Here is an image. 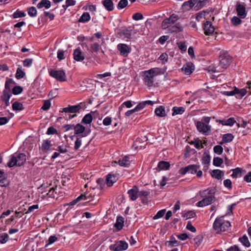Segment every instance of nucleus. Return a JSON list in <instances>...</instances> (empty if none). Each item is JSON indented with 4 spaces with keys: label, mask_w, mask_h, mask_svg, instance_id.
I'll use <instances>...</instances> for the list:
<instances>
[{
    "label": "nucleus",
    "mask_w": 251,
    "mask_h": 251,
    "mask_svg": "<svg viewBox=\"0 0 251 251\" xmlns=\"http://www.w3.org/2000/svg\"><path fill=\"white\" fill-rule=\"evenodd\" d=\"M164 71L159 68H153L143 72V80L147 86L151 87L153 85L154 77L158 75L163 74Z\"/></svg>",
    "instance_id": "obj_1"
},
{
    "label": "nucleus",
    "mask_w": 251,
    "mask_h": 251,
    "mask_svg": "<svg viewBox=\"0 0 251 251\" xmlns=\"http://www.w3.org/2000/svg\"><path fill=\"white\" fill-rule=\"evenodd\" d=\"M230 226L229 221H225L223 219V217H220L215 219L213 225V228L216 233L220 234L227 230Z\"/></svg>",
    "instance_id": "obj_2"
},
{
    "label": "nucleus",
    "mask_w": 251,
    "mask_h": 251,
    "mask_svg": "<svg viewBox=\"0 0 251 251\" xmlns=\"http://www.w3.org/2000/svg\"><path fill=\"white\" fill-rule=\"evenodd\" d=\"M229 60L227 57H221L218 66H209L207 68V70L209 72L216 73L221 72L226 69L229 65Z\"/></svg>",
    "instance_id": "obj_3"
},
{
    "label": "nucleus",
    "mask_w": 251,
    "mask_h": 251,
    "mask_svg": "<svg viewBox=\"0 0 251 251\" xmlns=\"http://www.w3.org/2000/svg\"><path fill=\"white\" fill-rule=\"evenodd\" d=\"M50 75L58 81L63 82L67 80L65 72L62 70H51L49 72Z\"/></svg>",
    "instance_id": "obj_4"
},
{
    "label": "nucleus",
    "mask_w": 251,
    "mask_h": 251,
    "mask_svg": "<svg viewBox=\"0 0 251 251\" xmlns=\"http://www.w3.org/2000/svg\"><path fill=\"white\" fill-rule=\"evenodd\" d=\"M247 86L246 88L239 89L235 87L236 97L238 99H241L248 92L251 94V81L247 83Z\"/></svg>",
    "instance_id": "obj_5"
},
{
    "label": "nucleus",
    "mask_w": 251,
    "mask_h": 251,
    "mask_svg": "<svg viewBox=\"0 0 251 251\" xmlns=\"http://www.w3.org/2000/svg\"><path fill=\"white\" fill-rule=\"evenodd\" d=\"M128 244L124 241H118L114 244L111 245L109 248L113 251H123L126 250L128 248Z\"/></svg>",
    "instance_id": "obj_6"
},
{
    "label": "nucleus",
    "mask_w": 251,
    "mask_h": 251,
    "mask_svg": "<svg viewBox=\"0 0 251 251\" xmlns=\"http://www.w3.org/2000/svg\"><path fill=\"white\" fill-rule=\"evenodd\" d=\"M137 33L136 31L134 30V27H128L121 30L119 33L120 36L124 39H130L132 34Z\"/></svg>",
    "instance_id": "obj_7"
},
{
    "label": "nucleus",
    "mask_w": 251,
    "mask_h": 251,
    "mask_svg": "<svg viewBox=\"0 0 251 251\" xmlns=\"http://www.w3.org/2000/svg\"><path fill=\"white\" fill-rule=\"evenodd\" d=\"M198 130L205 135H207L211 130V126L205 124L203 122L198 121L196 123Z\"/></svg>",
    "instance_id": "obj_8"
},
{
    "label": "nucleus",
    "mask_w": 251,
    "mask_h": 251,
    "mask_svg": "<svg viewBox=\"0 0 251 251\" xmlns=\"http://www.w3.org/2000/svg\"><path fill=\"white\" fill-rule=\"evenodd\" d=\"M178 19V17L175 14H173L169 18L165 19L162 22V27L164 29L168 28L170 25L174 24Z\"/></svg>",
    "instance_id": "obj_9"
},
{
    "label": "nucleus",
    "mask_w": 251,
    "mask_h": 251,
    "mask_svg": "<svg viewBox=\"0 0 251 251\" xmlns=\"http://www.w3.org/2000/svg\"><path fill=\"white\" fill-rule=\"evenodd\" d=\"M198 166L196 165H190L186 167L182 168L179 170V173L181 175H185L186 173L195 174L197 173Z\"/></svg>",
    "instance_id": "obj_10"
},
{
    "label": "nucleus",
    "mask_w": 251,
    "mask_h": 251,
    "mask_svg": "<svg viewBox=\"0 0 251 251\" xmlns=\"http://www.w3.org/2000/svg\"><path fill=\"white\" fill-rule=\"evenodd\" d=\"M215 201V197L214 195H210L206 198H202V199L198 201L196 203V206L200 207H203L211 204Z\"/></svg>",
    "instance_id": "obj_11"
},
{
    "label": "nucleus",
    "mask_w": 251,
    "mask_h": 251,
    "mask_svg": "<svg viewBox=\"0 0 251 251\" xmlns=\"http://www.w3.org/2000/svg\"><path fill=\"white\" fill-rule=\"evenodd\" d=\"M117 48L120 55L124 57L127 56L131 51V48L126 44H119Z\"/></svg>",
    "instance_id": "obj_12"
},
{
    "label": "nucleus",
    "mask_w": 251,
    "mask_h": 251,
    "mask_svg": "<svg viewBox=\"0 0 251 251\" xmlns=\"http://www.w3.org/2000/svg\"><path fill=\"white\" fill-rule=\"evenodd\" d=\"M237 15L241 19H244L247 15L245 5L244 3L237 2L236 4Z\"/></svg>",
    "instance_id": "obj_13"
},
{
    "label": "nucleus",
    "mask_w": 251,
    "mask_h": 251,
    "mask_svg": "<svg viewBox=\"0 0 251 251\" xmlns=\"http://www.w3.org/2000/svg\"><path fill=\"white\" fill-rule=\"evenodd\" d=\"M127 194L130 200L135 201L139 196V191L138 187L134 186L128 191Z\"/></svg>",
    "instance_id": "obj_14"
},
{
    "label": "nucleus",
    "mask_w": 251,
    "mask_h": 251,
    "mask_svg": "<svg viewBox=\"0 0 251 251\" xmlns=\"http://www.w3.org/2000/svg\"><path fill=\"white\" fill-rule=\"evenodd\" d=\"M81 107L80 105L77 104L75 105L69 106L67 107H65L62 109V112L67 113H75L79 112Z\"/></svg>",
    "instance_id": "obj_15"
},
{
    "label": "nucleus",
    "mask_w": 251,
    "mask_h": 251,
    "mask_svg": "<svg viewBox=\"0 0 251 251\" xmlns=\"http://www.w3.org/2000/svg\"><path fill=\"white\" fill-rule=\"evenodd\" d=\"M132 157V156H125L118 160V163L121 166L127 167L130 165Z\"/></svg>",
    "instance_id": "obj_16"
},
{
    "label": "nucleus",
    "mask_w": 251,
    "mask_h": 251,
    "mask_svg": "<svg viewBox=\"0 0 251 251\" xmlns=\"http://www.w3.org/2000/svg\"><path fill=\"white\" fill-rule=\"evenodd\" d=\"M38 189L41 190L42 189H46L47 191H45V192H47V194L50 197H54V192L55 190V188L53 186L50 187L48 186L46 184H42L40 187H38Z\"/></svg>",
    "instance_id": "obj_17"
},
{
    "label": "nucleus",
    "mask_w": 251,
    "mask_h": 251,
    "mask_svg": "<svg viewBox=\"0 0 251 251\" xmlns=\"http://www.w3.org/2000/svg\"><path fill=\"white\" fill-rule=\"evenodd\" d=\"M203 27L204 30V33L206 35H209L213 33L215 30L214 26L212 25V24L209 21H206L203 24Z\"/></svg>",
    "instance_id": "obj_18"
},
{
    "label": "nucleus",
    "mask_w": 251,
    "mask_h": 251,
    "mask_svg": "<svg viewBox=\"0 0 251 251\" xmlns=\"http://www.w3.org/2000/svg\"><path fill=\"white\" fill-rule=\"evenodd\" d=\"M181 70L184 74L189 75L194 70V66L192 63H188L183 66Z\"/></svg>",
    "instance_id": "obj_19"
},
{
    "label": "nucleus",
    "mask_w": 251,
    "mask_h": 251,
    "mask_svg": "<svg viewBox=\"0 0 251 251\" xmlns=\"http://www.w3.org/2000/svg\"><path fill=\"white\" fill-rule=\"evenodd\" d=\"M196 0H189L184 2L181 6V8L184 11H189L196 4Z\"/></svg>",
    "instance_id": "obj_20"
},
{
    "label": "nucleus",
    "mask_w": 251,
    "mask_h": 251,
    "mask_svg": "<svg viewBox=\"0 0 251 251\" xmlns=\"http://www.w3.org/2000/svg\"><path fill=\"white\" fill-rule=\"evenodd\" d=\"M73 55L74 59L77 61H82L84 59V56L79 49H76L74 50Z\"/></svg>",
    "instance_id": "obj_21"
},
{
    "label": "nucleus",
    "mask_w": 251,
    "mask_h": 251,
    "mask_svg": "<svg viewBox=\"0 0 251 251\" xmlns=\"http://www.w3.org/2000/svg\"><path fill=\"white\" fill-rule=\"evenodd\" d=\"M214 192L212 189L208 188L206 190L200 191L199 193V196L201 198H205L210 195H214Z\"/></svg>",
    "instance_id": "obj_22"
},
{
    "label": "nucleus",
    "mask_w": 251,
    "mask_h": 251,
    "mask_svg": "<svg viewBox=\"0 0 251 251\" xmlns=\"http://www.w3.org/2000/svg\"><path fill=\"white\" fill-rule=\"evenodd\" d=\"M116 176L111 174L107 175L106 178V183L108 186H111L116 181Z\"/></svg>",
    "instance_id": "obj_23"
},
{
    "label": "nucleus",
    "mask_w": 251,
    "mask_h": 251,
    "mask_svg": "<svg viewBox=\"0 0 251 251\" xmlns=\"http://www.w3.org/2000/svg\"><path fill=\"white\" fill-rule=\"evenodd\" d=\"M155 115L160 117H164L166 116L167 114L165 111V107L164 106L160 105L155 109Z\"/></svg>",
    "instance_id": "obj_24"
},
{
    "label": "nucleus",
    "mask_w": 251,
    "mask_h": 251,
    "mask_svg": "<svg viewBox=\"0 0 251 251\" xmlns=\"http://www.w3.org/2000/svg\"><path fill=\"white\" fill-rule=\"evenodd\" d=\"M124 223V219L123 217L118 216L117 218L116 223L114 224V226L116 227L118 231L122 229Z\"/></svg>",
    "instance_id": "obj_25"
},
{
    "label": "nucleus",
    "mask_w": 251,
    "mask_h": 251,
    "mask_svg": "<svg viewBox=\"0 0 251 251\" xmlns=\"http://www.w3.org/2000/svg\"><path fill=\"white\" fill-rule=\"evenodd\" d=\"M8 184L5 174L0 170V186L6 187Z\"/></svg>",
    "instance_id": "obj_26"
},
{
    "label": "nucleus",
    "mask_w": 251,
    "mask_h": 251,
    "mask_svg": "<svg viewBox=\"0 0 251 251\" xmlns=\"http://www.w3.org/2000/svg\"><path fill=\"white\" fill-rule=\"evenodd\" d=\"M15 155L16 158L17 166L23 165L26 160L25 155L24 153H19Z\"/></svg>",
    "instance_id": "obj_27"
},
{
    "label": "nucleus",
    "mask_w": 251,
    "mask_h": 251,
    "mask_svg": "<svg viewBox=\"0 0 251 251\" xmlns=\"http://www.w3.org/2000/svg\"><path fill=\"white\" fill-rule=\"evenodd\" d=\"M196 212L194 210H185L182 212V216L186 220L194 218L196 216Z\"/></svg>",
    "instance_id": "obj_28"
},
{
    "label": "nucleus",
    "mask_w": 251,
    "mask_h": 251,
    "mask_svg": "<svg viewBox=\"0 0 251 251\" xmlns=\"http://www.w3.org/2000/svg\"><path fill=\"white\" fill-rule=\"evenodd\" d=\"M11 96L10 93H8L7 90H3V95L1 97L2 101H4L5 106H7L9 105V99Z\"/></svg>",
    "instance_id": "obj_29"
},
{
    "label": "nucleus",
    "mask_w": 251,
    "mask_h": 251,
    "mask_svg": "<svg viewBox=\"0 0 251 251\" xmlns=\"http://www.w3.org/2000/svg\"><path fill=\"white\" fill-rule=\"evenodd\" d=\"M102 3L107 10L110 11L113 9L114 4L112 0H103Z\"/></svg>",
    "instance_id": "obj_30"
},
{
    "label": "nucleus",
    "mask_w": 251,
    "mask_h": 251,
    "mask_svg": "<svg viewBox=\"0 0 251 251\" xmlns=\"http://www.w3.org/2000/svg\"><path fill=\"white\" fill-rule=\"evenodd\" d=\"M211 176L215 178L220 179L224 176V173L220 170H214L212 172Z\"/></svg>",
    "instance_id": "obj_31"
},
{
    "label": "nucleus",
    "mask_w": 251,
    "mask_h": 251,
    "mask_svg": "<svg viewBox=\"0 0 251 251\" xmlns=\"http://www.w3.org/2000/svg\"><path fill=\"white\" fill-rule=\"evenodd\" d=\"M51 6L50 1L49 0H42L37 4L38 8H41L45 7L46 9L49 8Z\"/></svg>",
    "instance_id": "obj_32"
},
{
    "label": "nucleus",
    "mask_w": 251,
    "mask_h": 251,
    "mask_svg": "<svg viewBox=\"0 0 251 251\" xmlns=\"http://www.w3.org/2000/svg\"><path fill=\"white\" fill-rule=\"evenodd\" d=\"M166 245L169 247L177 246L179 245V242L173 236H172L170 237V240L166 242Z\"/></svg>",
    "instance_id": "obj_33"
},
{
    "label": "nucleus",
    "mask_w": 251,
    "mask_h": 251,
    "mask_svg": "<svg viewBox=\"0 0 251 251\" xmlns=\"http://www.w3.org/2000/svg\"><path fill=\"white\" fill-rule=\"evenodd\" d=\"M85 130V127L80 124H76L75 126V134L83 133Z\"/></svg>",
    "instance_id": "obj_34"
},
{
    "label": "nucleus",
    "mask_w": 251,
    "mask_h": 251,
    "mask_svg": "<svg viewBox=\"0 0 251 251\" xmlns=\"http://www.w3.org/2000/svg\"><path fill=\"white\" fill-rule=\"evenodd\" d=\"M234 137L232 134L227 133L224 134L222 138V141L220 142L221 144H222L223 143H228L231 142Z\"/></svg>",
    "instance_id": "obj_35"
},
{
    "label": "nucleus",
    "mask_w": 251,
    "mask_h": 251,
    "mask_svg": "<svg viewBox=\"0 0 251 251\" xmlns=\"http://www.w3.org/2000/svg\"><path fill=\"white\" fill-rule=\"evenodd\" d=\"M170 166V164L166 161H160L158 163L157 165V167L160 170H168Z\"/></svg>",
    "instance_id": "obj_36"
},
{
    "label": "nucleus",
    "mask_w": 251,
    "mask_h": 251,
    "mask_svg": "<svg viewBox=\"0 0 251 251\" xmlns=\"http://www.w3.org/2000/svg\"><path fill=\"white\" fill-rule=\"evenodd\" d=\"M51 146V141L49 140L43 141L42 145V150L44 151H47L50 150Z\"/></svg>",
    "instance_id": "obj_37"
},
{
    "label": "nucleus",
    "mask_w": 251,
    "mask_h": 251,
    "mask_svg": "<svg viewBox=\"0 0 251 251\" xmlns=\"http://www.w3.org/2000/svg\"><path fill=\"white\" fill-rule=\"evenodd\" d=\"M191 144H193L195 147L198 150L203 148V146L202 145L203 143L202 141L198 138L195 139L194 141L191 142Z\"/></svg>",
    "instance_id": "obj_38"
},
{
    "label": "nucleus",
    "mask_w": 251,
    "mask_h": 251,
    "mask_svg": "<svg viewBox=\"0 0 251 251\" xmlns=\"http://www.w3.org/2000/svg\"><path fill=\"white\" fill-rule=\"evenodd\" d=\"M15 83L14 81L11 78L7 79L5 84V89L4 90H7L8 93H10L11 85Z\"/></svg>",
    "instance_id": "obj_39"
},
{
    "label": "nucleus",
    "mask_w": 251,
    "mask_h": 251,
    "mask_svg": "<svg viewBox=\"0 0 251 251\" xmlns=\"http://www.w3.org/2000/svg\"><path fill=\"white\" fill-rule=\"evenodd\" d=\"M239 240L246 247H249L251 245L248 238L246 235H244L243 237L240 238Z\"/></svg>",
    "instance_id": "obj_40"
},
{
    "label": "nucleus",
    "mask_w": 251,
    "mask_h": 251,
    "mask_svg": "<svg viewBox=\"0 0 251 251\" xmlns=\"http://www.w3.org/2000/svg\"><path fill=\"white\" fill-rule=\"evenodd\" d=\"M93 120L92 116L90 113L87 114L82 120V122L85 124H90Z\"/></svg>",
    "instance_id": "obj_41"
},
{
    "label": "nucleus",
    "mask_w": 251,
    "mask_h": 251,
    "mask_svg": "<svg viewBox=\"0 0 251 251\" xmlns=\"http://www.w3.org/2000/svg\"><path fill=\"white\" fill-rule=\"evenodd\" d=\"M90 19V16L89 13L84 12L79 19V22L81 23H85L88 22Z\"/></svg>",
    "instance_id": "obj_42"
},
{
    "label": "nucleus",
    "mask_w": 251,
    "mask_h": 251,
    "mask_svg": "<svg viewBox=\"0 0 251 251\" xmlns=\"http://www.w3.org/2000/svg\"><path fill=\"white\" fill-rule=\"evenodd\" d=\"M173 110V115L182 114L185 111V108L183 107H174Z\"/></svg>",
    "instance_id": "obj_43"
},
{
    "label": "nucleus",
    "mask_w": 251,
    "mask_h": 251,
    "mask_svg": "<svg viewBox=\"0 0 251 251\" xmlns=\"http://www.w3.org/2000/svg\"><path fill=\"white\" fill-rule=\"evenodd\" d=\"M25 75V72L22 70L21 68H18L15 74V77L17 79H21L24 77Z\"/></svg>",
    "instance_id": "obj_44"
},
{
    "label": "nucleus",
    "mask_w": 251,
    "mask_h": 251,
    "mask_svg": "<svg viewBox=\"0 0 251 251\" xmlns=\"http://www.w3.org/2000/svg\"><path fill=\"white\" fill-rule=\"evenodd\" d=\"M233 171V173L231 175V176L233 177H238L241 176V172L242 170L240 168H236L232 170Z\"/></svg>",
    "instance_id": "obj_45"
},
{
    "label": "nucleus",
    "mask_w": 251,
    "mask_h": 251,
    "mask_svg": "<svg viewBox=\"0 0 251 251\" xmlns=\"http://www.w3.org/2000/svg\"><path fill=\"white\" fill-rule=\"evenodd\" d=\"M80 200H85V201H89L90 200L89 199V197L88 196H86V195L81 194L79 196H78L76 199L75 201H74L72 202V204H75L77 201H80Z\"/></svg>",
    "instance_id": "obj_46"
},
{
    "label": "nucleus",
    "mask_w": 251,
    "mask_h": 251,
    "mask_svg": "<svg viewBox=\"0 0 251 251\" xmlns=\"http://www.w3.org/2000/svg\"><path fill=\"white\" fill-rule=\"evenodd\" d=\"M12 109L13 110H21L23 109V104L17 101L14 102L12 104Z\"/></svg>",
    "instance_id": "obj_47"
},
{
    "label": "nucleus",
    "mask_w": 251,
    "mask_h": 251,
    "mask_svg": "<svg viewBox=\"0 0 251 251\" xmlns=\"http://www.w3.org/2000/svg\"><path fill=\"white\" fill-rule=\"evenodd\" d=\"M7 165L10 168L12 167L15 165H17L16 158L15 155H12L11 156V158L8 162Z\"/></svg>",
    "instance_id": "obj_48"
},
{
    "label": "nucleus",
    "mask_w": 251,
    "mask_h": 251,
    "mask_svg": "<svg viewBox=\"0 0 251 251\" xmlns=\"http://www.w3.org/2000/svg\"><path fill=\"white\" fill-rule=\"evenodd\" d=\"M223 163V159L219 157H214L213 159V163L215 166L219 167Z\"/></svg>",
    "instance_id": "obj_49"
},
{
    "label": "nucleus",
    "mask_w": 251,
    "mask_h": 251,
    "mask_svg": "<svg viewBox=\"0 0 251 251\" xmlns=\"http://www.w3.org/2000/svg\"><path fill=\"white\" fill-rule=\"evenodd\" d=\"M128 4L127 0H120L117 5V8L118 9H122L126 7Z\"/></svg>",
    "instance_id": "obj_50"
},
{
    "label": "nucleus",
    "mask_w": 251,
    "mask_h": 251,
    "mask_svg": "<svg viewBox=\"0 0 251 251\" xmlns=\"http://www.w3.org/2000/svg\"><path fill=\"white\" fill-rule=\"evenodd\" d=\"M213 151L215 153L220 155L223 152V148L220 145H216L214 147Z\"/></svg>",
    "instance_id": "obj_51"
},
{
    "label": "nucleus",
    "mask_w": 251,
    "mask_h": 251,
    "mask_svg": "<svg viewBox=\"0 0 251 251\" xmlns=\"http://www.w3.org/2000/svg\"><path fill=\"white\" fill-rule=\"evenodd\" d=\"M8 235L6 233L0 234V243L1 244L5 243L8 239Z\"/></svg>",
    "instance_id": "obj_52"
},
{
    "label": "nucleus",
    "mask_w": 251,
    "mask_h": 251,
    "mask_svg": "<svg viewBox=\"0 0 251 251\" xmlns=\"http://www.w3.org/2000/svg\"><path fill=\"white\" fill-rule=\"evenodd\" d=\"M231 23L234 25H240L242 21L238 17L234 16L231 19Z\"/></svg>",
    "instance_id": "obj_53"
},
{
    "label": "nucleus",
    "mask_w": 251,
    "mask_h": 251,
    "mask_svg": "<svg viewBox=\"0 0 251 251\" xmlns=\"http://www.w3.org/2000/svg\"><path fill=\"white\" fill-rule=\"evenodd\" d=\"M165 209H162L161 210H159L157 213L156 214V215L153 217V220H157L158 219L163 216V215L165 214Z\"/></svg>",
    "instance_id": "obj_54"
},
{
    "label": "nucleus",
    "mask_w": 251,
    "mask_h": 251,
    "mask_svg": "<svg viewBox=\"0 0 251 251\" xmlns=\"http://www.w3.org/2000/svg\"><path fill=\"white\" fill-rule=\"evenodd\" d=\"M23 89L22 87L18 86H15L12 89V93L14 95H18L21 93Z\"/></svg>",
    "instance_id": "obj_55"
},
{
    "label": "nucleus",
    "mask_w": 251,
    "mask_h": 251,
    "mask_svg": "<svg viewBox=\"0 0 251 251\" xmlns=\"http://www.w3.org/2000/svg\"><path fill=\"white\" fill-rule=\"evenodd\" d=\"M90 47L92 51L94 52H98L100 49V45L97 43L92 44Z\"/></svg>",
    "instance_id": "obj_56"
},
{
    "label": "nucleus",
    "mask_w": 251,
    "mask_h": 251,
    "mask_svg": "<svg viewBox=\"0 0 251 251\" xmlns=\"http://www.w3.org/2000/svg\"><path fill=\"white\" fill-rule=\"evenodd\" d=\"M75 3L76 1L75 0H66V4L65 5H63V7L66 9L69 6L75 5Z\"/></svg>",
    "instance_id": "obj_57"
},
{
    "label": "nucleus",
    "mask_w": 251,
    "mask_h": 251,
    "mask_svg": "<svg viewBox=\"0 0 251 251\" xmlns=\"http://www.w3.org/2000/svg\"><path fill=\"white\" fill-rule=\"evenodd\" d=\"M25 14L24 12L17 10L13 15L14 18H18L25 16Z\"/></svg>",
    "instance_id": "obj_58"
},
{
    "label": "nucleus",
    "mask_w": 251,
    "mask_h": 251,
    "mask_svg": "<svg viewBox=\"0 0 251 251\" xmlns=\"http://www.w3.org/2000/svg\"><path fill=\"white\" fill-rule=\"evenodd\" d=\"M51 103L50 100H46L44 101V104L42 106V109L44 110H48L50 107Z\"/></svg>",
    "instance_id": "obj_59"
},
{
    "label": "nucleus",
    "mask_w": 251,
    "mask_h": 251,
    "mask_svg": "<svg viewBox=\"0 0 251 251\" xmlns=\"http://www.w3.org/2000/svg\"><path fill=\"white\" fill-rule=\"evenodd\" d=\"M57 240V237L54 235L50 236L48 239V243L45 245L47 246L49 245L52 244Z\"/></svg>",
    "instance_id": "obj_60"
},
{
    "label": "nucleus",
    "mask_w": 251,
    "mask_h": 251,
    "mask_svg": "<svg viewBox=\"0 0 251 251\" xmlns=\"http://www.w3.org/2000/svg\"><path fill=\"white\" fill-rule=\"evenodd\" d=\"M143 18V15L140 13H136L132 15V19L135 21H139Z\"/></svg>",
    "instance_id": "obj_61"
},
{
    "label": "nucleus",
    "mask_w": 251,
    "mask_h": 251,
    "mask_svg": "<svg viewBox=\"0 0 251 251\" xmlns=\"http://www.w3.org/2000/svg\"><path fill=\"white\" fill-rule=\"evenodd\" d=\"M57 133V130L53 126L49 127L46 132V134L48 135H52Z\"/></svg>",
    "instance_id": "obj_62"
},
{
    "label": "nucleus",
    "mask_w": 251,
    "mask_h": 251,
    "mask_svg": "<svg viewBox=\"0 0 251 251\" xmlns=\"http://www.w3.org/2000/svg\"><path fill=\"white\" fill-rule=\"evenodd\" d=\"M195 242V246L199 247L202 241V238L201 236H197L194 238Z\"/></svg>",
    "instance_id": "obj_63"
},
{
    "label": "nucleus",
    "mask_w": 251,
    "mask_h": 251,
    "mask_svg": "<svg viewBox=\"0 0 251 251\" xmlns=\"http://www.w3.org/2000/svg\"><path fill=\"white\" fill-rule=\"evenodd\" d=\"M111 118L110 117H106L103 119L102 123L104 126H108L111 125Z\"/></svg>",
    "instance_id": "obj_64"
}]
</instances>
